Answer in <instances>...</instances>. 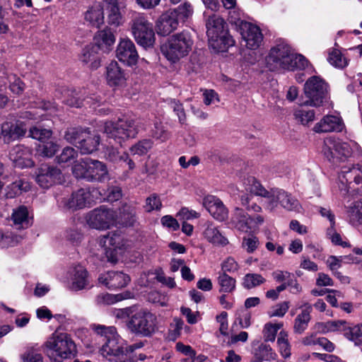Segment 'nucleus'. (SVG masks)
<instances>
[{
	"label": "nucleus",
	"instance_id": "obj_1",
	"mask_svg": "<svg viewBox=\"0 0 362 362\" xmlns=\"http://www.w3.org/2000/svg\"><path fill=\"white\" fill-rule=\"evenodd\" d=\"M265 62L267 67L272 71L279 69H305L308 66V61L304 56L294 54L291 48L284 42L271 48Z\"/></svg>",
	"mask_w": 362,
	"mask_h": 362
},
{
	"label": "nucleus",
	"instance_id": "obj_2",
	"mask_svg": "<svg viewBox=\"0 0 362 362\" xmlns=\"http://www.w3.org/2000/svg\"><path fill=\"white\" fill-rule=\"evenodd\" d=\"M93 329L106 339L100 349L103 357L111 362H127L125 341L117 334L115 327L98 325Z\"/></svg>",
	"mask_w": 362,
	"mask_h": 362
},
{
	"label": "nucleus",
	"instance_id": "obj_3",
	"mask_svg": "<svg viewBox=\"0 0 362 362\" xmlns=\"http://www.w3.org/2000/svg\"><path fill=\"white\" fill-rule=\"evenodd\" d=\"M44 351L53 362H62L74 357L77 349L69 334L55 332L45 342Z\"/></svg>",
	"mask_w": 362,
	"mask_h": 362
},
{
	"label": "nucleus",
	"instance_id": "obj_4",
	"mask_svg": "<svg viewBox=\"0 0 362 362\" xmlns=\"http://www.w3.org/2000/svg\"><path fill=\"white\" fill-rule=\"evenodd\" d=\"M207 36L209 46L216 52H224L235 44L232 36L226 29L223 19L212 15L206 21Z\"/></svg>",
	"mask_w": 362,
	"mask_h": 362
},
{
	"label": "nucleus",
	"instance_id": "obj_5",
	"mask_svg": "<svg viewBox=\"0 0 362 362\" xmlns=\"http://www.w3.org/2000/svg\"><path fill=\"white\" fill-rule=\"evenodd\" d=\"M193 45L194 41L190 33L183 31L169 37L161 46V52L168 61L175 63L188 55Z\"/></svg>",
	"mask_w": 362,
	"mask_h": 362
},
{
	"label": "nucleus",
	"instance_id": "obj_6",
	"mask_svg": "<svg viewBox=\"0 0 362 362\" xmlns=\"http://www.w3.org/2000/svg\"><path fill=\"white\" fill-rule=\"evenodd\" d=\"M339 181V188L343 196L362 194V165L343 166Z\"/></svg>",
	"mask_w": 362,
	"mask_h": 362
},
{
	"label": "nucleus",
	"instance_id": "obj_7",
	"mask_svg": "<svg viewBox=\"0 0 362 362\" xmlns=\"http://www.w3.org/2000/svg\"><path fill=\"white\" fill-rule=\"evenodd\" d=\"M104 133L109 139L122 144L129 139H133L139 133L137 122L132 119H119L116 122H107L104 124Z\"/></svg>",
	"mask_w": 362,
	"mask_h": 362
},
{
	"label": "nucleus",
	"instance_id": "obj_8",
	"mask_svg": "<svg viewBox=\"0 0 362 362\" xmlns=\"http://www.w3.org/2000/svg\"><path fill=\"white\" fill-rule=\"evenodd\" d=\"M327 83L319 76L310 77L304 85L306 100L301 105L319 107L327 100L328 95Z\"/></svg>",
	"mask_w": 362,
	"mask_h": 362
},
{
	"label": "nucleus",
	"instance_id": "obj_9",
	"mask_svg": "<svg viewBox=\"0 0 362 362\" xmlns=\"http://www.w3.org/2000/svg\"><path fill=\"white\" fill-rule=\"evenodd\" d=\"M131 30L138 45L145 49L153 46L156 37L153 25L143 14H138L132 19Z\"/></svg>",
	"mask_w": 362,
	"mask_h": 362
},
{
	"label": "nucleus",
	"instance_id": "obj_10",
	"mask_svg": "<svg viewBox=\"0 0 362 362\" xmlns=\"http://www.w3.org/2000/svg\"><path fill=\"white\" fill-rule=\"evenodd\" d=\"M325 146L324 153L329 159L336 157L345 160L361 154L360 146L354 141H342L329 138L325 141Z\"/></svg>",
	"mask_w": 362,
	"mask_h": 362
},
{
	"label": "nucleus",
	"instance_id": "obj_11",
	"mask_svg": "<svg viewBox=\"0 0 362 362\" xmlns=\"http://www.w3.org/2000/svg\"><path fill=\"white\" fill-rule=\"evenodd\" d=\"M98 244L103 249L107 261L112 263H116L118 255L123 253L127 248V241L117 232L101 235L98 238Z\"/></svg>",
	"mask_w": 362,
	"mask_h": 362
},
{
	"label": "nucleus",
	"instance_id": "obj_12",
	"mask_svg": "<svg viewBox=\"0 0 362 362\" xmlns=\"http://www.w3.org/2000/svg\"><path fill=\"white\" fill-rule=\"evenodd\" d=\"M86 221L90 228L105 230L115 224L116 214L114 211L100 206L89 211L86 216Z\"/></svg>",
	"mask_w": 362,
	"mask_h": 362
},
{
	"label": "nucleus",
	"instance_id": "obj_13",
	"mask_svg": "<svg viewBox=\"0 0 362 362\" xmlns=\"http://www.w3.org/2000/svg\"><path fill=\"white\" fill-rule=\"evenodd\" d=\"M231 224L237 230L244 232H255L264 222V218L257 214L249 216L242 209L236 208L231 216Z\"/></svg>",
	"mask_w": 362,
	"mask_h": 362
},
{
	"label": "nucleus",
	"instance_id": "obj_14",
	"mask_svg": "<svg viewBox=\"0 0 362 362\" xmlns=\"http://www.w3.org/2000/svg\"><path fill=\"white\" fill-rule=\"evenodd\" d=\"M344 320H329L327 322H319L316 328L322 332H335L341 329L344 330V336L349 340L353 341L356 345L362 344V331L357 325L352 327H345Z\"/></svg>",
	"mask_w": 362,
	"mask_h": 362
},
{
	"label": "nucleus",
	"instance_id": "obj_15",
	"mask_svg": "<svg viewBox=\"0 0 362 362\" xmlns=\"http://www.w3.org/2000/svg\"><path fill=\"white\" fill-rule=\"evenodd\" d=\"M94 192V190L91 192L88 189H80L73 192L70 197H64L58 201L59 205L64 209L73 211L88 207L93 202Z\"/></svg>",
	"mask_w": 362,
	"mask_h": 362
},
{
	"label": "nucleus",
	"instance_id": "obj_16",
	"mask_svg": "<svg viewBox=\"0 0 362 362\" xmlns=\"http://www.w3.org/2000/svg\"><path fill=\"white\" fill-rule=\"evenodd\" d=\"M236 23L242 39L245 43V45L250 49H257L263 41V35L260 28L244 21H240Z\"/></svg>",
	"mask_w": 362,
	"mask_h": 362
},
{
	"label": "nucleus",
	"instance_id": "obj_17",
	"mask_svg": "<svg viewBox=\"0 0 362 362\" xmlns=\"http://www.w3.org/2000/svg\"><path fill=\"white\" fill-rule=\"evenodd\" d=\"M35 180L44 189H48L54 185L63 182L61 170L54 166L42 165L36 172Z\"/></svg>",
	"mask_w": 362,
	"mask_h": 362
},
{
	"label": "nucleus",
	"instance_id": "obj_18",
	"mask_svg": "<svg viewBox=\"0 0 362 362\" xmlns=\"http://www.w3.org/2000/svg\"><path fill=\"white\" fill-rule=\"evenodd\" d=\"M117 59L129 66L136 64L139 54L134 42L129 38L121 39L116 50Z\"/></svg>",
	"mask_w": 362,
	"mask_h": 362
},
{
	"label": "nucleus",
	"instance_id": "obj_19",
	"mask_svg": "<svg viewBox=\"0 0 362 362\" xmlns=\"http://www.w3.org/2000/svg\"><path fill=\"white\" fill-rule=\"evenodd\" d=\"M98 281L110 289H117L126 286L130 281V277L123 272L111 271L101 274Z\"/></svg>",
	"mask_w": 362,
	"mask_h": 362
},
{
	"label": "nucleus",
	"instance_id": "obj_20",
	"mask_svg": "<svg viewBox=\"0 0 362 362\" xmlns=\"http://www.w3.org/2000/svg\"><path fill=\"white\" fill-rule=\"evenodd\" d=\"M31 150L23 145H16L9 152L11 160L21 168L33 166L34 162L31 159Z\"/></svg>",
	"mask_w": 362,
	"mask_h": 362
},
{
	"label": "nucleus",
	"instance_id": "obj_21",
	"mask_svg": "<svg viewBox=\"0 0 362 362\" xmlns=\"http://www.w3.org/2000/svg\"><path fill=\"white\" fill-rule=\"evenodd\" d=\"M203 205L209 214L219 221L228 217V210L220 199L213 195H207L203 199Z\"/></svg>",
	"mask_w": 362,
	"mask_h": 362
},
{
	"label": "nucleus",
	"instance_id": "obj_22",
	"mask_svg": "<svg viewBox=\"0 0 362 362\" xmlns=\"http://www.w3.org/2000/svg\"><path fill=\"white\" fill-rule=\"evenodd\" d=\"M26 127L22 121L5 122L1 124V135L9 143L25 136Z\"/></svg>",
	"mask_w": 362,
	"mask_h": 362
},
{
	"label": "nucleus",
	"instance_id": "obj_23",
	"mask_svg": "<svg viewBox=\"0 0 362 362\" xmlns=\"http://www.w3.org/2000/svg\"><path fill=\"white\" fill-rule=\"evenodd\" d=\"M155 320L156 318H131L127 325L132 332L147 337L156 329Z\"/></svg>",
	"mask_w": 362,
	"mask_h": 362
},
{
	"label": "nucleus",
	"instance_id": "obj_24",
	"mask_svg": "<svg viewBox=\"0 0 362 362\" xmlns=\"http://www.w3.org/2000/svg\"><path fill=\"white\" fill-rule=\"evenodd\" d=\"M178 25L176 12L167 11L162 14L156 23V31L160 35L166 36L175 30Z\"/></svg>",
	"mask_w": 362,
	"mask_h": 362
},
{
	"label": "nucleus",
	"instance_id": "obj_25",
	"mask_svg": "<svg viewBox=\"0 0 362 362\" xmlns=\"http://www.w3.org/2000/svg\"><path fill=\"white\" fill-rule=\"evenodd\" d=\"M343 127L344 124L340 117L334 115H327L315 124L313 130L317 133L332 131L341 132Z\"/></svg>",
	"mask_w": 362,
	"mask_h": 362
},
{
	"label": "nucleus",
	"instance_id": "obj_26",
	"mask_svg": "<svg viewBox=\"0 0 362 362\" xmlns=\"http://www.w3.org/2000/svg\"><path fill=\"white\" fill-rule=\"evenodd\" d=\"M107 19L110 24L119 25L122 23V12L126 6L118 0H105Z\"/></svg>",
	"mask_w": 362,
	"mask_h": 362
},
{
	"label": "nucleus",
	"instance_id": "obj_27",
	"mask_svg": "<svg viewBox=\"0 0 362 362\" xmlns=\"http://www.w3.org/2000/svg\"><path fill=\"white\" fill-rule=\"evenodd\" d=\"M204 226L203 235L209 243L216 246L222 247L228 244V239L212 222H206Z\"/></svg>",
	"mask_w": 362,
	"mask_h": 362
},
{
	"label": "nucleus",
	"instance_id": "obj_28",
	"mask_svg": "<svg viewBox=\"0 0 362 362\" xmlns=\"http://www.w3.org/2000/svg\"><path fill=\"white\" fill-rule=\"evenodd\" d=\"M88 173V181L103 182L109 179V173L106 165L97 160H90Z\"/></svg>",
	"mask_w": 362,
	"mask_h": 362
},
{
	"label": "nucleus",
	"instance_id": "obj_29",
	"mask_svg": "<svg viewBox=\"0 0 362 362\" xmlns=\"http://www.w3.org/2000/svg\"><path fill=\"white\" fill-rule=\"evenodd\" d=\"M32 219L28 208L25 206H20L13 210L11 220L13 226L18 230L30 227L33 223Z\"/></svg>",
	"mask_w": 362,
	"mask_h": 362
},
{
	"label": "nucleus",
	"instance_id": "obj_30",
	"mask_svg": "<svg viewBox=\"0 0 362 362\" xmlns=\"http://www.w3.org/2000/svg\"><path fill=\"white\" fill-rule=\"evenodd\" d=\"M106 78L111 86H122L126 81V75L117 62H111L106 68Z\"/></svg>",
	"mask_w": 362,
	"mask_h": 362
},
{
	"label": "nucleus",
	"instance_id": "obj_31",
	"mask_svg": "<svg viewBox=\"0 0 362 362\" xmlns=\"http://www.w3.org/2000/svg\"><path fill=\"white\" fill-rule=\"evenodd\" d=\"M72 288L75 290H81L89 285L88 272L81 265L74 267L71 271Z\"/></svg>",
	"mask_w": 362,
	"mask_h": 362
},
{
	"label": "nucleus",
	"instance_id": "obj_32",
	"mask_svg": "<svg viewBox=\"0 0 362 362\" xmlns=\"http://www.w3.org/2000/svg\"><path fill=\"white\" fill-rule=\"evenodd\" d=\"M100 144V136L91 132L88 129L86 133V136L83 137L77 148L80 149L82 154H89L95 151Z\"/></svg>",
	"mask_w": 362,
	"mask_h": 362
},
{
	"label": "nucleus",
	"instance_id": "obj_33",
	"mask_svg": "<svg viewBox=\"0 0 362 362\" xmlns=\"http://www.w3.org/2000/svg\"><path fill=\"white\" fill-rule=\"evenodd\" d=\"M62 100L64 103L67 104L71 107H80L81 106L89 105L93 106V108H95L94 106L95 99L93 98H87L83 100V103L78 97V93L75 90L69 89H64L62 93Z\"/></svg>",
	"mask_w": 362,
	"mask_h": 362
},
{
	"label": "nucleus",
	"instance_id": "obj_34",
	"mask_svg": "<svg viewBox=\"0 0 362 362\" xmlns=\"http://www.w3.org/2000/svg\"><path fill=\"white\" fill-rule=\"evenodd\" d=\"M94 40L95 44L94 46L97 49L103 52H107L114 44L115 37L110 29H105L98 32Z\"/></svg>",
	"mask_w": 362,
	"mask_h": 362
},
{
	"label": "nucleus",
	"instance_id": "obj_35",
	"mask_svg": "<svg viewBox=\"0 0 362 362\" xmlns=\"http://www.w3.org/2000/svg\"><path fill=\"white\" fill-rule=\"evenodd\" d=\"M103 6L100 2L93 4L85 13V19L93 26L99 28L104 23Z\"/></svg>",
	"mask_w": 362,
	"mask_h": 362
},
{
	"label": "nucleus",
	"instance_id": "obj_36",
	"mask_svg": "<svg viewBox=\"0 0 362 362\" xmlns=\"http://www.w3.org/2000/svg\"><path fill=\"white\" fill-rule=\"evenodd\" d=\"M98 50L95 46L86 47L83 49L81 60L83 63L87 64L90 69H96L100 66V57L98 54Z\"/></svg>",
	"mask_w": 362,
	"mask_h": 362
},
{
	"label": "nucleus",
	"instance_id": "obj_37",
	"mask_svg": "<svg viewBox=\"0 0 362 362\" xmlns=\"http://www.w3.org/2000/svg\"><path fill=\"white\" fill-rule=\"evenodd\" d=\"M30 189V185L28 181L19 179L7 186L6 196L7 198H13Z\"/></svg>",
	"mask_w": 362,
	"mask_h": 362
},
{
	"label": "nucleus",
	"instance_id": "obj_38",
	"mask_svg": "<svg viewBox=\"0 0 362 362\" xmlns=\"http://www.w3.org/2000/svg\"><path fill=\"white\" fill-rule=\"evenodd\" d=\"M120 223L124 226H132L136 221L135 207L129 204H124L119 212Z\"/></svg>",
	"mask_w": 362,
	"mask_h": 362
},
{
	"label": "nucleus",
	"instance_id": "obj_39",
	"mask_svg": "<svg viewBox=\"0 0 362 362\" xmlns=\"http://www.w3.org/2000/svg\"><path fill=\"white\" fill-rule=\"evenodd\" d=\"M279 203L283 208L288 211H298L300 207L298 201L295 197L281 189L279 194Z\"/></svg>",
	"mask_w": 362,
	"mask_h": 362
},
{
	"label": "nucleus",
	"instance_id": "obj_40",
	"mask_svg": "<svg viewBox=\"0 0 362 362\" xmlns=\"http://www.w3.org/2000/svg\"><path fill=\"white\" fill-rule=\"evenodd\" d=\"M349 221L353 225L362 223V199L354 202L347 210Z\"/></svg>",
	"mask_w": 362,
	"mask_h": 362
},
{
	"label": "nucleus",
	"instance_id": "obj_41",
	"mask_svg": "<svg viewBox=\"0 0 362 362\" xmlns=\"http://www.w3.org/2000/svg\"><path fill=\"white\" fill-rule=\"evenodd\" d=\"M88 131V129L81 127H70L66 129L64 139L70 144H74L76 147Z\"/></svg>",
	"mask_w": 362,
	"mask_h": 362
},
{
	"label": "nucleus",
	"instance_id": "obj_42",
	"mask_svg": "<svg viewBox=\"0 0 362 362\" xmlns=\"http://www.w3.org/2000/svg\"><path fill=\"white\" fill-rule=\"evenodd\" d=\"M218 284L220 286V291L231 293L235 288L236 281L226 273L220 272L218 276Z\"/></svg>",
	"mask_w": 362,
	"mask_h": 362
},
{
	"label": "nucleus",
	"instance_id": "obj_43",
	"mask_svg": "<svg viewBox=\"0 0 362 362\" xmlns=\"http://www.w3.org/2000/svg\"><path fill=\"white\" fill-rule=\"evenodd\" d=\"M59 145L53 141L40 143L37 148L38 153L44 157L51 158L59 150Z\"/></svg>",
	"mask_w": 362,
	"mask_h": 362
},
{
	"label": "nucleus",
	"instance_id": "obj_44",
	"mask_svg": "<svg viewBox=\"0 0 362 362\" xmlns=\"http://www.w3.org/2000/svg\"><path fill=\"white\" fill-rule=\"evenodd\" d=\"M153 142L152 140L146 139L139 141L137 143L134 144L130 148V153L132 155L135 156H144L148 153V151L152 148Z\"/></svg>",
	"mask_w": 362,
	"mask_h": 362
},
{
	"label": "nucleus",
	"instance_id": "obj_45",
	"mask_svg": "<svg viewBox=\"0 0 362 362\" xmlns=\"http://www.w3.org/2000/svg\"><path fill=\"white\" fill-rule=\"evenodd\" d=\"M90 158H86L74 163L72 168L74 175L77 178H84L88 180V170Z\"/></svg>",
	"mask_w": 362,
	"mask_h": 362
},
{
	"label": "nucleus",
	"instance_id": "obj_46",
	"mask_svg": "<svg viewBox=\"0 0 362 362\" xmlns=\"http://www.w3.org/2000/svg\"><path fill=\"white\" fill-rule=\"evenodd\" d=\"M255 356L259 361H270L274 359L276 354L273 351L269 345L261 344L255 350Z\"/></svg>",
	"mask_w": 362,
	"mask_h": 362
},
{
	"label": "nucleus",
	"instance_id": "obj_47",
	"mask_svg": "<svg viewBox=\"0 0 362 362\" xmlns=\"http://www.w3.org/2000/svg\"><path fill=\"white\" fill-rule=\"evenodd\" d=\"M131 298V293L127 291L124 293H119L117 295L105 293L98 296V302L104 304H113L116 302L120 301L123 299H127Z\"/></svg>",
	"mask_w": 362,
	"mask_h": 362
},
{
	"label": "nucleus",
	"instance_id": "obj_48",
	"mask_svg": "<svg viewBox=\"0 0 362 362\" xmlns=\"http://www.w3.org/2000/svg\"><path fill=\"white\" fill-rule=\"evenodd\" d=\"M21 240V236L15 235L11 232L0 230V247L1 248L14 246Z\"/></svg>",
	"mask_w": 362,
	"mask_h": 362
},
{
	"label": "nucleus",
	"instance_id": "obj_49",
	"mask_svg": "<svg viewBox=\"0 0 362 362\" xmlns=\"http://www.w3.org/2000/svg\"><path fill=\"white\" fill-rule=\"evenodd\" d=\"M282 327L281 323H267L263 329L265 341H274L277 332Z\"/></svg>",
	"mask_w": 362,
	"mask_h": 362
},
{
	"label": "nucleus",
	"instance_id": "obj_50",
	"mask_svg": "<svg viewBox=\"0 0 362 362\" xmlns=\"http://www.w3.org/2000/svg\"><path fill=\"white\" fill-rule=\"evenodd\" d=\"M295 119L303 125H308L315 118L314 110L298 109L294 112Z\"/></svg>",
	"mask_w": 362,
	"mask_h": 362
},
{
	"label": "nucleus",
	"instance_id": "obj_51",
	"mask_svg": "<svg viewBox=\"0 0 362 362\" xmlns=\"http://www.w3.org/2000/svg\"><path fill=\"white\" fill-rule=\"evenodd\" d=\"M277 344L281 356L286 358L291 356V346L287 339V334L281 331L277 339Z\"/></svg>",
	"mask_w": 362,
	"mask_h": 362
},
{
	"label": "nucleus",
	"instance_id": "obj_52",
	"mask_svg": "<svg viewBox=\"0 0 362 362\" xmlns=\"http://www.w3.org/2000/svg\"><path fill=\"white\" fill-rule=\"evenodd\" d=\"M264 281V278L260 274H247L243 278V286L245 288L250 289L263 284Z\"/></svg>",
	"mask_w": 362,
	"mask_h": 362
},
{
	"label": "nucleus",
	"instance_id": "obj_53",
	"mask_svg": "<svg viewBox=\"0 0 362 362\" xmlns=\"http://www.w3.org/2000/svg\"><path fill=\"white\" fill-rule=\"evenodd\" d=\"M184 322L181 318H175L174 322L170 324L168 334L169 341H175L181 334V330L183 329Z\"/></svg>",
	"mask_w": 362,
	"mask_h": 362
},
{
	"label": "nucleus",
	"instance_id": "obj_54",
	"mask_svg": "<svg viewBox=\"0 0 362 362\" xmlns=\"http://www.w3.org/2000/svg\"><path fill=\"white\" fill-rule=\"evenodd\" d=\"M168 104L177 116L179 122L182 124H185L186 115L182 104L180 101L172 98L168 100Z\"/></svg>",
	"mask_w": 362,
	"mask_h": 362
},
{
	"label": "nucleus",
	"instance_id": "obj_55",
	"mask_svg": "<svg viewBox=\"0 0 362 362\" xmlns=\"http://www.w3.org/2000/svg\"><path fill=\"white\" fill-rule=\"evenodd\" d=\"M328 62L335 67L344 68L347 65L346 59L342 57L338 49H333L329 53Z\"/></svg>",
	"mask_w": 362,
	"mask_h": 362
},
{
	"label": "nucleus",
	"instance_id": "obj_56",
	"mask_svg": "<svg viewBox=\"0 0 362 362\" xmlns=\"http://www.w3.org/2000/svg\"><path fill=\"white\" fill-rule=\"evenodd\" d=\"M52 132L45 129L33 127L30 129L29 136L33 139L39 140L41 143L48 140L52 136Z\"/></svg>",
	"mask_w": 362,
	"mask_h": 362
},
{
	"label": "nucleus",
	"instance_id": "obj_57",
	"mask_svg": "<svg viewBox=\"0 0 362 362\" xmlns=\"http://www.w3.org/2000/svg\"><path fill=\"white\" fill-rule=\"evenodd\" d=\"M105 158L113 163L119 160H127L128 159V154L124 153L122 155L119 154V151L116 148L112 146L107 147L104 151Z\"/></svg>",
	"mask_w": 362,
	"mask_h": 362
},
{
	"label": "nucleus",
	"instance_id": "obj_58",
	"mask_svg": "<svg viewBox=\"0 0 362 362\" xmlns=\"http://www.w3.org/2000/svg\"><path fill=\"white\" fill-rule=\"evenodd\" d=\"M78 156L77 151L72 147H66L61 154L57 157L59 163H66L74 161Z\"/></svg>",
	"mask_w": 362,
	"mask_h": 362
},
{
	"label": "nucleus",
	"instance_id": "obj_59",
	"mask_svg": "<svg viewBox=\"0 0 362 362\" xmlns=\"http://www.w3.org/2000/svg\"><path fill=\"white\" fill-rule=\"evenodd\" d=\"M281 189H272L271 191L266 192L265 194L263 195V197L267 199V209L270 211H272L276 206L279 202V194Z\"/></svg>",
	"mask_w": 362,
	"mask_h": 362
},
{
	"label": "nucleus",
	"instance_id": "obj_60",
	"mask_svg": "<svg viewBox=\"0 0 362 362\" xmlns=\"http://www.w3.org/2000/svg\"><path fill=\"white\" fill-rule=\"evenodd\" d=\"M170 12H176V18L179 20H185L192 15L193 8L189 3H184L174 11Z\"/></svg>",
	"mask_w": 362,
	"mask_h": 362
},
{
	"label": "nucleus",
	"instance_id": "obj_61",
	"mask_svg": "<svg viewBox=\"0 0 362 362\" xmlns=\"http://www.w3.org/2000/svg\"><path fill=\"white\" fill-rule=\"evenodd\" d=\"M246 189L252 194L261 197H263L267 192L261 183L254 177L248 180V186Z\"/></svg>",
	"mask_w": 362,
	"mask_h": 362
},
{
	"label": "nucleus",
	"instance_id": "obj_62",
	"mask_svg": "<svg viewBox=\"0 0 362 362\" xmlns=\"http://www.w3.org/2000/svg\"><path fill=\"white\" fill-rule=\"evenodd\" d=\"M151 136L156 139L165 141L169 138L168 132L165 129L161 123L156 122L152 129Z\"/></svg>",
	"mask_w": 362,
	"mask_h": 362
},
{
	"label": "nucleus",
	"instance_id": "obj_63",
	"mask_svg": "<svg viewBox=\"0 0 362 362\" xmlns=\"http://www.w3.org/2000/svg\"><path fill=\"white\" fill-rule=\"evenodd\" d=\"M162 207L161 201L156 194H151L146 200L145 209L148 212L153 210H160Z\"/></svg>",
	"mask_w": 362,
	"mask_h": 362
},
{
	"label": "nucleus",
	"instance_id": "obj_64",
	"mask_svg": "<svg viewBox=\"0 0 362 362\" xmlns=\"http://www.w3.org/2000/svg\"><path fill=\"white\" fill-rule=\"evenodd\" d=\"M22 362H43L42 356L33 349H28L21 356Z\"/></svg>",
	"mask_w": 362,
	"mask_h": 362
}]
</instances>
